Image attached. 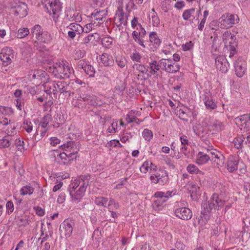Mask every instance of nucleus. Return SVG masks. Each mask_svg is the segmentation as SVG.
<instances>
[{
	"mask_svg": "<svg viewBox=\"0 0 250 250\" xmlns=\"http://www.w3.org/2000/svg\"><path fill=\"white\" fill-rule=\"evenodd\" d=\"M225 201L223 200L217 194H213L208 203H204L202 205V210L201 211L200 218L205 217L208 213H209L213 209L219 210L224 206ZM206 218V217H205Z\"/></svg>",
	"mask_w": 250,
	"mask_h": 250,
	"instance_id": "obj_1",
	"label": "nucleus"
},
{
	"mask_svg": "<svg viewBox=\"0 0 250 250\" xmlns=\"http://www.w3.org/2000/svg\"><path fill=\"white\" fill-rule=\"evenodd\" d=\"M222 39L225 48L229 51V57L232 58L237 53L236 47L237 46V42L235 36L230 31H226L223 34Z\"/></svg>",
	"mask_w": 250,
	"mask_h": 250,
	"instance_id": "obj_2",
	"label": "nucleus"
},
{
	"mask_svg": "<svg viewBox=\"0 0 250 250\" xmlns=\"http://www.w3.org/2000/svg\"><path fill=\"white\" fill-rule=\"evenodd\" d=\"M173 191H167V192L157 191L154 195V197L157 198L152 204L153 208L155 210H162L165 206L167 199L172 197Z\"/></svg>",
	"mask_w": 250,
	"mask_h": 250,
	"instance_id": "obj_3",
	"label": "nucleus"
},
{
	"mask_svg": "<svg viewBox=\"0 0 250 250\" xmlns=\"http://www.w3.org/2000/svg\"><path fill=\"white\" fill-rule=\"evenodd\" d=\"M239 21L238 16L235 14H230L229 13L223 14L218 20L220 27L223 29L228 28Z\"/></svg>",
	"mask_w": 250,
	"mask_h": 250,
	"instance_id": "obj_4",
	"label": "nucleus"
},
{
	"mask_svg": "<svg viewBox=\"0 0 250 250\" xmlns=\"http://www.w3.org/2000/svg\"><path fill=\"white\" fill-rule=\"evenodd\" d=\"M57 74H56V77L61 79L69 78L71 75V70L67 65H65L63 62H62L56 63V68Z\"/></svg>",
	"mask_w": 250,
	"mask_h": 250,
	"instance_id": "obj_5",
	"label": "nucleus"
},
{
	"mask_svg": "<svg viewBox=\"0 0 250 250\" xmlns=\"http://www.w3.org/2000/svg\"><path fill=\"white\" fill-rule=\"evenodd\" d=\"M42 2L50 14L56 15L61 11V4L59 0H42Z\"/></svg>",
	"mask_w": 250,
	"mask_h": 250,
	"instance_id": "obj_6",
	"label": "nucleus"
},
{
	"mask_svg": "<svg viewBox=\"0 0 250 250\" xmlns=\"http://www.w3.org/2000/svg\"><path fill=\"white\" fill-rule=\"evenodd\" d=\"M161 62L160 64L162 66V70L167 73L174 74L180 70V66L176 63L173 62L171 60L162 59L161 60Z\"/></svg>",
	"mask_w": 250,
	"mask_h": 250,
	"instance_id": "obj_7",
	"label": "nucleus"
},
{
	"mask_svg": "<svg viewBox=\"0 0 250 250\" xmlns=\"http://www.w3.org/2000/svg\"><path fill=\"white\" fill-rule=\"evenodd\" d=\"M90 176L81 175L79 177L76 178L74 181L70 184V188L72 189H76L79 186L80 188H83L86 191L87 187L89 185Z\"/></svg>",
	"mask_w": 250,
	"mask_h": 250,
	"instance_id": "obj_8",
	"label": "nucleus"
},
{
	"mask_svg": "<svg viewBox=\"0 0 250 250\" xmlns=\"http://www.w3.org/2000/svg\"><path fill=\"white\" fill-rule=\"evenodd\" d=\"M74 224L73 220L70 218L65 219L60 226V231L61 234L66 237L70 236L72 232Z\"/></svg>",
	"mask_w": 250,
	"mask_h": 250,
	"instance_id": "obj_9",
	"label": "nucleus"
},
{
	"mask_svg": "<svg viewBox=\"0 0 250 250\" xmlns=\"http://www.w3.org/2000/svg\"><path fill=\"white\" fill-rule=\"evenodd\" d=\"M174 214L177 217L183 220H188L192 216V211L186 207L176 208L174 211Z\"/></svg>",
	"mask_w": 250,
	"mask_h": 250,
	"instance_id": "obj_10",
	"label": "nucleus"
},
{
	"mask_svg": "<svg viewBox=\"0 0 250 250\" xmlns=\"http://www.w3.org/2000/svg\"><path fill=\"white\" fill-rule=\"evenodd\" d=\"M14 57L13 50L10 47L3 48L0 53V59L7 65L11 62V59Z\"/></svg>",
	"mask_w": 250,
	"mask_h": 250,
	"instance_id": "obj_11",
	"label": "nucleus"
},
{
	"mask_svg": "<svg viewBox=\"0 0 250 250\" xmlns=\"http://www.w3.org/2000/svg\"><path fill=\"white\" fill-rule=\"evenodd\" d=\"M234 66L236 75L239 77H242L246 71V62L242 58H239L234 62Z\"/></svg>",
	"mask_w": 250,
	"mask_h": 250,
	"instance_id": "obj_12",
	"label": "nucleus"
},
{
	"mask_svg": "<svg viewBox=\"0 0 250 250\" xmlns=\"http://www.w3.org/2000/svg\"><path fill=\"white\" fill-rule=\"evenodd\" d=\"M127 19L128 15L124 12L123 7L119 6L116 12L114 17L115 21L119 22V24L117 26H119L122 24L126 25L127 23Z\"/></svg>",
	"mask_w": 250,
	"mask_h": 250,
	"instance_id": "obj_13",
	"label": "nucleus"
},
{
	"mask_svg": "<svg viewBox=\"0 0 250 250\" xmlns=\"http://www.w3.org/2000/svg\"><path fill=\"white\" fill-rule=\"evenodd\" d=\"M215 65L217 70L222 73H225L228 71L229 67V63L224 56H217L215 58Z\"/></svg>",
	"mask_w": 250,
	"mask_h": 250,
	"instance_id": "obj_14",
	"label": "nucleus"
},
{
	"mask_svg": "<svg viewBox=\"0 0 250 250\" xmlns=\"http://www.w3.org/2000/svg\"><path fill=\"white\" fill-rule=\"evenodd\" d=\"M13 9L15 15L19 16L21 18H22L27 15V6L25 3H19Z\"/></svg>",
	"mask_w": 250,
	"mask_h": 250,
	"instance_id": "obj_15",
	"label": "nucleus"
},
{
	"mask_svg": "<svg viewBox=\"0 0 250 250\" xmlns=\"http://www.w3.org/2000/svg\"><path fill=\"white\" fill-rule=\"evenodd\" d=\"M76 189L71 188L70 185L68 190L73 201H80L84 196L85 190H83V188H79L77 190Z\"/></svg>",
	"mask_w": 250,
	"mask_h": 250,
	"instance_id": "obj_16",
	"label": "nucleus"
},
{
	"mask_svg": "<svg viewBox=\"0 0 250 250\" xmlns=\"http://www.w3.org/2000/svg\"><path fill=\"white\" fill-rule=\"evenodd\" d=\"M155 173L160 185H164L168 183L169 178L168 173L166 170L159 168L156 171Z\"/></svg>",
	"mask_w": 250,
	"mask_h": 250,
	"instance_id": "obj_17",
	"label": "nucleus"
},
{
	"mask_svg": "<svg viewBox=\"0 0 250 250\" xmlns=\"http://www.w3.org/2000/svg\"><path fill=\"white\" fill-rule=\"evenodd\" d=\"M50 84V85H45V91L47 94H50L53 93L55 95L60 91L62 84H65V83L62 82H58L57 83L53 82Z\"/></svg>",
	"mask_w": 250,
	"mask_h": 250,
	"instance_id": "obj_18",
	"label": "nucleus"
},
{
	"mask_svg": "<svg viewBox=\"0 0 250 250\" xmlns=\"http://www.w3.org/2000/svg\"><path fill=\"white\" fill-rule=\"evenodd\" d=\"M106 15V12L104 11H97L91 14V20L96 22V26L102 24L104 22V18Z\"/></svg>",
	"mask_w": 250,
	"mask_h": 250,
	"instance_id": "obj_19",
	"label": "nucleus"
},
{
	"mask_svg": "<svg viewBox=\"0 0 250 250\" xmlns=\"http://www.w3.org/2000/svg\"><path fill=\"white\" fill-rule=\"evenodd\" d=\"M82 98L85 103V108L87 105L96 106L98 104L97 98L93 95H83Z\"/></svg>",
	"mask_w": 250,
	"mask_h": 250,
	"instance_id": "obj_20",
	"label": "nucleus"
},
{
	"mask_svg": "<svg viewBox=\"0 0 250 250\" xmlns=\"http://www.w3.org/2000/svg\"><path fill=\"white\" fill-rule=\"evenodd\" d=\"M101 61L105 66H112L114 64L113 57L107 53H104L101 55Z\"/></svg>",
	"mask_w": 250,
	"mask_h": 250,
	"instance_id": "obj_21",
	"label": "nucleus"
},
{
	"mask_svg": "<svg viewBox=\"0 0 250 250\" xmlns=\"http://www.w3.org/2000/svg\"><path fill=\"white\" fill-rule=\"evenodd\" d=\"M15 220L19 227H25L29 224V216L26 215L18 216L16 217Z\"/></svg>",
	"mask_w": 250,
	"mask_h": 250,
	"instance_id": "obj_22",
	"label": "nucleus"
},
{
	"mask_svg": "<svg viewBox=\"0 0 250 250\" xmlns=\"http://www.w3.org/2000/svg\"><path fill=\"white\" fill-rule=\"evenodd\" d=\"M208 154H209L210 160L215 162L217 165H220V157L222 156L220 153L216 149L208 150Z\"/></svg>",
	"mask_w": 250,
	"mask_h": 250,
	"instance_id": "obj_23",
	"label": "nucleus"
},
{
	"mask_svg": "<svg viewBox=\"0 0 250 250\" xmlns=\"http://www.w3.org/2000/svg\"><path fill=\"white\" fill-rule=\"evenodd\" d=\"M228 170L230 172H233L237 169L238 168V161L233 157L229 158L227 165Z\"/></svg>",
	"mask_w": 250,
	"mask_h": 250,
	"instance_id": "obj_24",
	"label": "nucleus"
},
{
	"mask_svg": "<svg viewBox=\"0 0 250 250\" xmlns=\"http://www.w3.org/2000/svg\"><path fill=\"white\" fill-rule=\"evenodd\" d=\"M150 42L154 45V48L158 47L161 43V40L155 32H150L149 35Z\"/></svg>",
	"mask_w": 250,
	"mask_h": 250,
	"instance_id": "obj_25",
	"label": "nucleus"
},
{
	"mask_svg": "<svg viewBox=\"0 0 250 250\" xmlns=\"http://www.w3.org/2000/svg\"><path fill=\"white\" fill-rule=\"evenodd\" d=\"M161 60L157 62L156 61H153L149 63L150 73L151 75L157 74L158 71L160 68L162 69V66L161 65Z\"/></svg>",
	"mask_w": 250,
	"mask_h": 250,
	"instance_id": "obj_26",
	"label": "nucleus"
},
{
	"mask_svg": "<svg viewBox=\"0 0 250 250\" xmlns=\"http://www.w3.org/2000/svg\"><path fill=\"white\" fill-rule=\"evenodd\" d=\"M209 154H205L203 152H199L197 155L196 163L198 165H203L210 160Z\"/></svg>",
	"mask_w": 250,
	"mask_h": 250,
	"instance_id": "obj_27",
	"label": "nucleus"
},
{
	"mask_svg": "<svg viewBox=\"0 0 250 250\" xmlns=\"http://www.w3.org/2000/svg\"><path fill=\"white\" fill-rule=\"evenodd\" d=\"M83 95L80 96L77 99H73L72 101V105L76 107H78L79 109L83 110L85 109V103L84 102L83 99L82 98Z\"/></svg>",
	"mask_w": 250,
	"mask_h": 250,
	"instance_id": "obj_28",
	"label": "nucleus"
},
{
	"mask_svg": "<svg viewBox=\"0 0 250 250\" xmlns=\"http://www.w3.org/2000/svg\"><path fill=\"white\" fill-rule=\"evenodd\" d=\"M137 112L136 111H131L127 115L126 120L128 123H136L137 124H139L141 121L137 117Z\"/></svg>",
	"mask_w": 250,
	"mask_h": 250,
	"instance_id": "obj_29",
	"label": "nucleus"
},
{
	"mask_svg": "<svg viewBox=\"0 0 250 250\" xmlns=\"http://www.w3.org/2000/svg\"><path fill=\"white\" fill-rule=\"evenodd\" d=\"M223 127V123L221 122L215 120L211 125L208 126V129L213 132H218L222 129Z\"/></svg>",
	"mask_w": 250,
	"mask_h": 250,
	"instance_id": "obj_30",
	"label": "nucleus"
},
{
	"mask_svg": "<svg viewBox=\"0 0 250 250\" xmlns=\"http://www.w3.org/2000/svg\"><path fill=\"white\" fill-rule=\"evenodd\" d=\"M43 31V29L40 25L36 24L34 25L31 30L33 38H35L36 40H38Z\"/></svg>",
	"mask_w": 250,
	"mask_h": 250,
	"instance_id": "obj_31",
	"label": "nucleus"
},
{
	"mask_svg": "<svg viewBox=\"0 0 250 250\" xmlns=\"http://www.w3.org/2000/svg\"><path fill=\"white\" fill-rule=\"evenodd\" d=\"M52 40V36L51 34L47 31H43L37 40L42 42L48 43L50 42Z\"/></svg>",
	"mask_w": 250,
	"mask_h": 250,
	"instance_id": "obj_32",
	"label": "nucleus"
},
{
	"mask_svg": "<svg viewBox=\"0 0 250 250\" xmlns=\"http://www.w3.org/2000/svg\"><path fill=\"white\" fill-rule=\"evenodd\" d=\"M204 101L205 106L208 109L213 110L217 107L216 103L211 98L209 99L208 97H206L204 99Z\"/></svg>",
	"mask_w": 250,
	"mask_h": 250,
	"instance_id": "obj_33",
	"label": "nucleus"
},
{
	"mask_svg": "<svg viewBox=\"0 0 250 250\" xmlns=\"http://www.w3.org/2000/svg\"><path fill=\"white\" fill-rule=\"evenodd\" d=\"M67 27L70 30L75 32L77 34H80L83 32V27L78 23H71Z\"/></svg>",
	"mask_w": 250,
	"mask_h": 250,
	"instance_id": "obj_34",
	"label": "nucleus"
},
{
	"mask_svg": "<svg viewBox=\"0 0 250 250\" xmlns=\"http://www.w3.org/2000/svg\"><path fill=\"white\" fill-rule=\"evenodd\" d=\"M181 152L188 159L191 158L194 155L193 151L188 146H182L181 148Z\"/></svg>",
	"mask_w": 250,
	"mask_h": 250,
	"instance_id": "obj_35",
	"label": "nucleus"
},
{
	"mask_svg": "<svg viewBox=\"0 0 250 250\" xmlns=\"http://www.w3.org/2000/svg\"><path fill=\"white\" fill-rule=\"evenodd\" d=\"M194 131L198 136L203 137L207 133V129L200 125L193 127Z\"/></svg>",
	"mask_w": 250,
	"mask_h": 250,
	"instance_id": "obj_36",
	"label": "nucleus"
},
{
	"mask_svg": "<svg viewBox=\"0 0 250 250\" xmlns=\"http://www.w3.org/2000/svg\"><path fill=\"white\" fill-rule=\"evenodd\" d=\"M187 170L190 173L203 175V172L193 164H189L187 167Z\"/></svg>",
	"mask_w": 250,
	"mask_h": 250,
	"instance_id": "obj_37",
	"label": "nucleus"
},
{
	"mask_svg": "<svg viewBox=\"0 0 250 250\" xmlns=\"http://www.w3.org/2000/svg\"><path fill=\"white\" fill-rule=\"evenodd\" d=\"M29 34V30L27 28H21L17 33L16 37L18 38L22 39L27 36Z\"/></svg>",
	"mask_w": 250,
	"mask_h": 250,
	"instance_id": "obj_38",
	"label": "nucleus"
},
{
	"mask_svg": "<svg viewBox=\"0 0 250 250\" xmlns=\"http://www.w3.org/2000/svg\"><path fill=\"white\" fill-rule=\"evenodd\" d=\"M115 61L118 65L121 68H124L126 64V60L124 56H116L115 57Z\"/></svg>",
	"mask_w": 250,
	"mask_h": 250,
	"instance_id": "obj_39",
	"label": "nucleus"
},
{
	"mask_svg": "<svg viewBox=\"0 0 250 250\" xmlns=\"http://www.w3.org/2000/svg\"><path fill=\"white\" fill-rule=\"evenodd\" d=\"M77 153V151H76L75 152L73 151L72 153H69V154H66L65 153L63 152L59 154V157L62 160H63V164L66 165L69 163V162L70 161V159L69 158L70 155H71L72 154H74L75 153Z\"/></svg>",
	"mask_w": 250,
	"mask_h": 250,
	"instance_id": "obj_40",
	"label": "nucleus"
},
{
	"mask_svg": "<svg viewBox=\"0 0 250 250\" xmlns=\"http://www.w3.org/2000/svg\"><path fill=\"white\" fill-rule=\"evenodd\" d=\"M34 189V188L31 186H24L20 190L21 194L22 195H25L27 194L30 195L33 193Z\"/></svg>",
	"mask_w": 250,
	"mask_h": 250,
	"instance_id": "obj_41",
	"label": "nucleus"
},
{
	"mask_svg": "<svg viewBox=\"0 0 250 250\" xmlns=\"http://www.w3.org/2000/svg\"><path fill=\"white\" fill-rule=\"evenodd\" d=\"M59 92L61 94H65V96H68L69 97L71 95L70 87L66 84H62V86H61Z\"/></svg>",
	"mask_w": 250,
	"mask_h": 250,
	"instance_id": "obj_42",
	"label": "nucleus"
},
{
	"mask_svg": "<svg viewBox=\"0 0 250 250\" xmlns=\"http://www.w3.org/2000/svg\"><path fill=\"white\" fill-rule=\"evenodd\" d=\"M97 38H99V34L97 33L90 34L83 39V42L85 44L88 43L90 41H95Z\"/></svg>",
	"mask_w": 250,
	"mask_h": 250,
	"instance_id": "obj_43",
	"label": "nucleus"
},
{
	"mask_svg": "<svg viewBox=\"0 0 250 250\" xmlns=\"http://www.w3.org/2000/svg\"><path fill=\"white\" fill-rule=\"evenodd\" d=\"M151 20V22L154 26H157L160 23L159 18L157 16L156 12L151 13V18L149 17V21ZM151 21H150V22Z\"/></svg>",
	"mask_w": 250,
	"mask_h": 250,
	"instance_id": "obj_44",
	"label": "nucleus"
},
{
	"mask_svg": "<svg viewBox=\"0 0 250 250\" xmlns=\"http://www.w3.org/2000/svg\"><path fill=\"white\" fill-rule=\"evenodd\" d=\"M133 68L143 74H146L148 71L147 68L142 64L135 63L133 65Z\"/></svg>",
	"mask_w": 250,
	"mask_h": 250,
	"instance_id": "obj_45",
	"label": "nucleus"
},
{
	"mask_svg": "<svg viewBox=\"0 0 250 250\" xmlns=\"http://www.w3.org/2000/svg\"><path fill=\"white\" fill-rule=\"evenodd\" d=\"M108 200L107 198L104 197H99L96 198L95 203L98 206H102L106 207V205L107 203Z\"/></svg>",
	"mask_w": 250,
	"mask_h": 250,
	"instance_id": "obj_46",
	"label": "nucleus"
},
{
	"mask_svg": "<svg viewBox=\"0 0 250 250\" xmlns=\"http://www.w3.org/2000/svg\"><path fill=\"white\" fill-rule=\"evenodd\" d=\"M247 117L248 114H244L236 118L235 120L236 122H244V123H242L241 125L245 128L247 125V123L248 122Z\"/></svg>",
	"mask_w": 250,
	"mask_h": 250,
	"instance_id": "obj_47",
	"label": "nucleus"
},
{
	"mask_svg": "<svg viewBox=\"0 0 250 250\" xmlns=\"http://www.w3.org/2000/svg\"><path fill=\"white\" fill-rule=\"evenodd\" d=\"M96 22L94 21L91 20V22L89 24H86L84 27H83V32L88 33L92 30L93 27H96Z\"/></svg>",
	"mask_w": 250,
	"mask_h": 250,
	"instance_id": "obj_48",
	"label": "nucleus"
},
{
	"mask_svg": "<svg viewBox=\"0 0 250 250\" xmlns=\"http://www.w3.org/2000/svg\"><path fill=\"white\" fill-rule=\"evenodd\" d=\"M194 11V8H191L185 10L182 15L183 19L185 21H188L191 17V14H193Z\"/></svg>",
	"mask_w": 250,
	"mask_h": 250,
	"instance_id": "obj_49",
	"label": "nucleus"
},
{
	"mask_svg": "<svg viewBox=\"0 0 250 250\" xmlns=\"http://www.w3.org/2000/svg\"><path fill=\"white\" fill-rule=\"evenodd\" d=\"M44 72L41 70H36L33 72L32 74H31V78L32 79H40L42 77H44L43 75Z\"/></svg>",
	"mask_w": 250,
	"mask_h": 250,
	"instance_id": "obj_50",
	"label": "nucleus"
},
{
	"mask_svg": "<svg viewBox=\"0 0 250 250\" xmlns=\"http://www.w3.org/2000/svg\"><path fill=\"white\" fill-rule=\"evenodd\" d=\"M245 138L239 137L234 140V146L237 149L242 148Z\"/></svg>",
	"mask_w": 250,
	"mask_h": 250,
	"instance_id": "obj_51",
	"label": "nucleus"
},
{
	"mask_svg": "<svg viewBox=\"0 0 250 250\" xmlns=\"http://www.w3.org/2000/svg\"><path fill=\"white\" fill-rule=\"evenodd\" d=\"M142 135L145 139L147 141H149L153 136L152 131L148 129H145L143 131Z\"/></svg>",
	"mask_w": 250,
	"mask_h": 250,
	"instance_id": "obj_52",
	"label": "nucleus"
},
{
	"mask_svg": "<svg viewBox=\"0 0 250 250\" xmlns=\"http://www.w3.org/2000/svg\"><path fill=\"white\" fill-rule=\"evenodd\" d=\"M118 121H115L111 123V125L107 129V131L110 133H115L118 130Z\"/></svg>",
	"mask_w": 250,
	"mask_h": 250,
	"instance_id": "obj_53",
	"label": "nucleus"
},
{
	"mask_svg": "<svg viewBox=\"0 0 250 250\" xmlns=\"http://www.w3.org/2000/svg\"><path fill=\"white\" fill-rule=\"evenodd\" d=\"M107 208L109 209H117L119 208V205L115 200L111 199L108 202Z\"/></svg>",
	"mask_w": 250,
	"mask_h": 250,
	"instance_id": "obj_54",
	"label": "nucleus"
},
{
	"mask_svg": "<svg viewBox=\"0 0 250 250\" xmlns=\"http://www.w3.org/2000/svg\"><path fill=\"white\" fill-rule=\"evenodd\" d=\"M10 146V140L8 138H3L0 139V148L8 147Z\"/></svg>",
	"mask_w": 250,
	"mask_h": 250,
	"instance_id": "obj_55",
	"label": "nucleus"
},
{
	"mask_svg": "<svg viewBox=\"0 0 250 250\" xmlns=\"http://www.w3.org/2000/svg\"><path fill=\"white\" fill-rule=\"evenodd\" d=\"M83 70L89 77H93L94 75L95 70L91 65L88 64Z\"/></svg>",
	"mask_w": 250,
	"mask_h": 250,
	"instance_id": "obj_56",
	"label": "nucleus"
},
{
	"mask_svg": "<svg viewBox=\"0 0 250 250\" xmlns=\"http://www.w3.org/2000/svg\"><path fill=\"white\" fill-rule=\"evenodd\" d=\"M50 116L49 115L45 116L42 120L40 124L42 127H45L50 121Z\"/></svg>",
	"mask_w": 250,
	"mask_h": 250,
	"instance_id": "obj_57",
	"label": "nucleus"
},
{
	"mask_svg": "<svg viewBox=\"0 0 250 250\" xmlns=\"http://www.w3.org/2000/svg\"><path fill=\"white\" fill-rule=\"evenodd\" d=\"M149 162L146 161L144 163V164L141 166V167L140 168V171L144 173H146L148 170L149 168Z\"/></svg>",
	"mask_w": 250,
	"mask_h": 250,
	"instance_id": "obj_58",
	"label": "nucleus"
},
{
	"mask_svg": "<svg viewBox=\"0 0 250 250\" xmlns=\"http://www.w3.org/2000/svg\"><path fill=\"white\" fill-rule=\"evenodd\" d=\"M85 54V51L83 50H78L76 51V52L74 55V59L75 60H79L84 56Z\"/></svg>",
	"mask_w": 250,
	"mask_h": 250,
	"instance_id": "obj_59",
	"label": "nucleus"
},
{
	"mask_svg": "<svg viewBox=\"0 0 250 250\" xmlns=\"http://www.w3.org/2000/svg\"><path fill=\"white\" fill-rule=\"evenodd\" d=\"M102 44L106 47L111 45L112 43V39L111 37H104L102 39Z\"/></svg>",
	"mask_w": 250,
	"mask_h": 250,
	"instance_id": "obj_60",
	"label": "nucleus"
},
{
	"mask_svg": "<svg viewBox=\"0 0 250 250\" xmlns=\"http://www.w3.org/2000/svg\"><path fill=\"white\" fill-rule=\"evenodd\" d=\"M130 58H131V60L133 61H136L137 62H140L141 56L139 53L135 51V52L132 53L130 55Z\"/></svg>",
	"mask_w": 250,
	"mask_h": 250,
	"instance_id": "obj_61",
	"label": "nucleus"
},
{
	"mask_svg": "<svg viewBox=\"0 0 250 250\" xmlns=\"http://www.w3.org/2000/svg\"><path fill=\"white\" fill-rule=\"evenodd\" d=\"M6 207L8 214H11L14 209L13 203L11 201H8L6 203Z\"/></svg>",
	"mask_w": 250,
	"mask_h": 250,
	"instance_id": "obj_62",
	"label": "nucleus"
},
{
	"mask_svg": "<svg viewBox=\"0 0 250 250\" xmlns=\"http://www.w3.org/2000/svg\"><path fill=\"white\" fill-rule=\"evenodd\" d=\"M220 40L217 37H215L212 41V47L216 50L220 46Z\"/></svg>",
	"mask_w": 250,
	"mask_h": 250,
	"instance_id": "obj_63",
	"label": "nucleus"
},
{
	"mask_svg": "<svg viewBox=\"0 0 250 250\" xmlns=\"http://www.w3.org/2000/svg\"><path fill=\"white\" fill-rule=\"evenodd\" d=\"M24 128L27 132H30L32 130V125L30 122L26 121L24 122Z\"/></svg>",
	"mask_w": 250,
	"mask_h": 250,
	"instance_id": "obj_64",
	"label": "nucleus"
}]
</instances>
